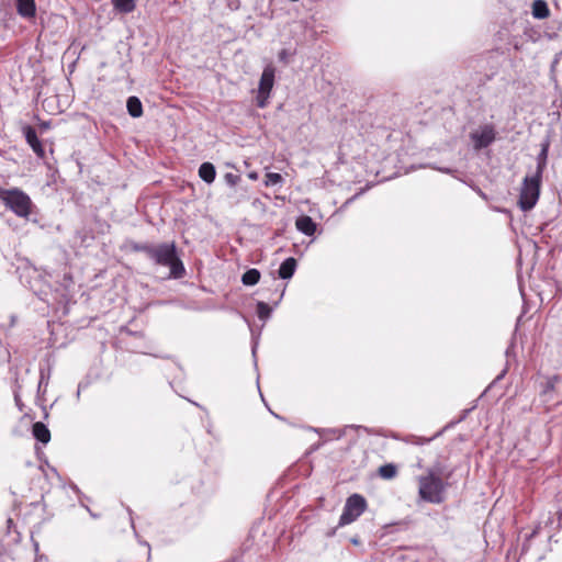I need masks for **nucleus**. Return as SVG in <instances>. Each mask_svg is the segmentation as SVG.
I'll list each match as a JSON object with an SVG mask.
<instances>
[{
	"label": "nucleus",
	"instance_id": "obj_15",
	"mask_svg": "<svg viewBox=\"0 0 562 562\" xmlns=\"http://www.w3.org/2000/svg\"><path fill=\"white\" fill-rule=\"evenodd\" d=\"M550 14L548 4L543 0H535L532 3V15L536 19H546Z\"/></svg>",
	"mask_w": 562,
	"mask_h": 562
},
{
	"label": "nucleus",
	"instance_id": "obj_16",
	"mask_svg": "<svg viewBox=\"0 0 562 562\" xmlns=\"http://www.w3.org/2000/svg\"><path fill=\"white\" fill-rule=\"evenodd\" d=\"M259 280L260 272L257 269H249L241 277V282L245 285H255L259 282Z\"/></svg>",
	"mask_w": 562,
	"mask_h": 562
},
{
	"label": "nucleus",
	"instance_id": "obj_1",
	"mask_svg": "<svg viewBox=\"0 0 562 562\" xmlns=\"http://www.w3.org/2000/svg\"><path fill=\"white\" fill-rule=\"evenodd\" d=\"M150 259L156 265L170 268V273L173 278H181L184 273V267L177 256L176 246L173 243H165L154 247Z\"/></svg>",
	"mask_w": 562,
	"mask_h": 562
},
{
	"label": "nucleus",
	"instance_id": "obj_6",
	"mask_svg": "<svg viewBox=\"0 0 562 562\" xmlns=\"http://www.w3.org/2000/svg\"><path fill=\"white\" fill-rule=\"evenodd\" d=\"M474 148L481 149L491 145L495 139V131L492 125H484L470 135Z\"/></svg>",
	"mask_w": 562,
	"mask_h": 562
},
{
	"label": "nucleus",
	"instance_id": "obj_9",
	"mask_svg": "<svg viewBox=\"0 0 562 562\" xmlns=\"http://www.w3.org/2000/svg\"><path fill=\"white\" fill-rule=\"evenodd\" d=\"M295 225L296 228L306 236H312L316 232L315 222L307 215L300 216L296 220Z\"/></svg>",
	"mask_w": 562,
	"mask_h": 562
},
{
	"label": "nucleus",
	"instance_id": "obj_12",
	"mask_svg": "<svg viewBox=\"0 0 562 562\" xmlns=\"http://www.w3.org/2000/svg\"><path fill=\"white\" fill-rule=\"evenodd\" d=\"M296 260L292 257L285 259L279 268V277L281 279H290L295 271Z\"/></svg>",
	"mask_w": 562,
	"mask_h": 562
},
{
	"label": "nucleus",
	"instance_id": "obj_28",
	"mask_svg": "<svg viewBox=\"0 0 562 562\" xmlns=\"http://www.w3.org/2000/svg\"><path fill=\"white\" fill-rule=\"evenodd\" d=\"M248 178L251 179V180H257L258 179V173L256 171H251L248 173Z\"/></svg>",
	"mask_w": 562,
	"mask_h": 562
},
{
	"label": "nucleus",
	"instance_id": "obj_22",
	"mask_svg": "<svg viewBox=\"0 0 562 562\" xmlns=\"http://www.w3.org/2000/svg\"><path fill=\"white\" fill-rule=\"evenodd\" d=\"M224 180L228 186L234 187L240 181V177L233 172H226L224 175Z\"/></svg>",
	"mask_w": 562,
	"mask_h": 562
},
{
	"label": "nucleus",
	"instance_id": "obj_27",
	"mask_svg": "<svg viewBox=\"0 0 562 562\" xmlns=\"http://www.w3.org/2000/svg\"><path fill=\"white\" fill-rule=\"evenodd\" d=\"M34 562H48V559L44 555L37 554Z\"/></svg>",
	"mask_w": 562,
	"mask_h": 562
},
{
	"label": "nucleus",
	"instance_id": "obj_25",
	"mask_svg": "<svg viewBox=\"0 0 562 562\" xmlns=\"http://www.w3.org/2000/svg\"><path fill=\"white\" fill-rule=\"evenodd\" d=\"M252 206L261 212L266 211V204L260 199H255L252 201Z\"/></svg>",
	"mask_w": 562,
	"mask_h": 562
},
{
	"label": "nucleus",
	"instance_id": "obj_26",
	"mask_svg": "<svg viewBox=\"0 0 562 562\" xmlns=\"http://www.w3.org/2000/svg\"><path fill=\"white\" fill-rule=\"evenodd\" d=\"M258 99V106L259 108H265L266 106V102L268 99H265V98H257Z\"/></svg>",
	"mask_w": 562,
	"mask_h": 562
},
{
	"label": "nucleus",
	"instance_id": "obj_29",
	"mask_svg": "<svg viewBox=\"0 0 562 562\" xmlns=\"http://www.w3.org/2000/svg\"><path fill=\"white\" fill-rule=\"evenodd\" d=\"M351 541H352V543H355V544H357V543H358V540H357V539H352Z\"/></svg>",
	"mask_w": 562,
	"mask_h": 562
},
{
	"label": "nucleus",
	"instance_id": "obj_18",
	"mask_svg": "<svg viewBox=\"0 0 562 562\" xmlns=\"http://www.w3.org/2000/svg\"><path fill=\"white\" fill-rule=\"evenodd\" d=\"M397 473L396 467L394 464H384L379 468V475L385 480H391L395 477Z\"/></svg>",
	"mask_w": 562,
	"mask_h": 562
},
{
	"label": "nucleus",
	"instance_id": "obj_3",
	"mask_svg": "<svg viewBox=\"0 0 562 562\" xmlns=\"http://www.w3.org/2000/svg\"><path fill=\"white\" fill-rule=\"evenodd\" d=\"M418 485V493L422 499L434 504L442 502L445 485L442 480L432 471H429L426 475L419 476Z\"/></svg>",
	"mask_w": 562,
	"mask_h": 562
},
{
	"label": "nucleus",
	"instance_id": "obj_24",
	"mask_svg": "<svg viewBox=\"0 0 562 562\" xmlns=\"http://www.w3.org/2000/svg\"><path fill=\"white\" fill-rule=\"evenodd\" d=\"M278 57H279L280 61H282L284 64H288L289 63L290 53H289L288 49H282V50L279 52Z\"/></svg>",
	"mask_w": 562,
	"mask_h": 562
},
{
	"label": "nucleus",
	"instance_id": "obj_5",
	"mask_svg": "<svg viewBox=\"0 0 562 562\" xmlns=\"http://www.w3.org/2000/svg\"><path fill=\"white\" fill-rule=\"evenodd\" d=\"M368 503L360 494L350 495L345 503L342 514L339 518V526L350 525L356 521L367 509Z\"/></svg>",
	"mask_w": 562,
	"mask_h": 562
},
{
	"label": "nucleus",
	"instance_id": "obj_20",
	"mask_svg": "<svg viewBox=\"0 0 562 562\" xmlns=\"http://www.w3.org/2000/svg\"><path fill=\"white\" fill-rule=\"evenodd\" d=\"M283 181V178L280 173L277 172H268L266 175L265 186L272 187L279 184Z\"/></svg>",
	"mask_w": 562,
	"mask_h": 562
},
{
	"label": "nucleus",
	"instance_id": "obj_17",
	"mask_svg": "<svg viewBox=\"0 0 562 562\" xmlns=\"http://www.w3.org/2000/svg\"><path fill=\"white\" fill-rule=\"evenodd\" d=\"M114 8L123 13H130L135 9V0H113Z\"/></svg>",
	"mask_w": 562,
	"mask_h": 562
},
{
	"label": "nucleus",
	"instance_id": "obj_10",
	"mask_svg": "<svg viewBox=\"0 0 562 562\" xmlns=\"http://www.w3.org/2000/svg\"><path fill=\"white\" fill-rule=\"evenodd\" d=\"M32 434L36 440L46 445L50 440V431L42 422H36L32 426Z\"/></svg>",
	"mask_w": 562,
	"mask_h": 562
},
{
	"label": "nucleus",
	"instance_id": "obj_4",
	"mask_svg": "<svg viewBox=\"0 0 562 562\" xmlns=\"http://www.w3.org/2000/svg\"><path fill=\"white\" fill-rule=\"evenodd\" d=\"M541 176L533 175L525 177L520 190L518 204L522 211H530L539 200Z\"/></svg>",
	"mask_w": 562,
	"mask_h": 562
},
{
	"label": "nucleus",
	"instance_id": "obj_7",
	"mask_svg": "<svg viewBox=\"0 0 562 562\" xmlns=\"http://www.w3.org/2000/svg\"><path fill=\"white\" fill-rule=\"evenodd\" d=\"M276 69L272 65L265 67L259 80V98L268 99L274 85Z\"/></svg>",
	"mask_w": 562,
	"mask_h": 562
},
{
	"label": "nucleus",
	"instance_id": "obj_23",
	"mask_svg": "<svg viewBox=\"0 0 562 562\" xmlns=\"http://www.w3.org/2000/svg\"><path fill=\"white\" fill-rule=\"evenodd\" d=\"M154 247L155 246L144 244V245H136V246H134V249L137 250V251L145 252L150 258L151 254H153L151 251L154 250Z\"/></svg>",
	"mask_w": 562,
	"mask_h": 562
},
{
	"label": "nucleus",
	"instance_id": "obj_2",
	"mask_svg": "<svg viewBox=\"0 0 562 562\" xmlns=\"http://www.w3.org/2000/svg\"><path fill=\"white\" fill-rule=\"evenodd\" d=\"M0 200L20 217H27L31 213L32 201L30 196L20 189L5 190L0 188Z\"/></svg>",
	"mask_w": 562,
	"mask_h": 562
},
{
	"label": "nucleus",
	"instance_id": "obj_14",
	"mask_svg": "<svg viewBox=\"0 0 562 562\" xmlns=\"http://www.w3.org/2000/svg\"><path fill=\"white\" fill-rule=\"evenodd\" d=\"M126 108L132 117H139L143 114V105L137 97H130L126 102Z\"/></svg>",
	"mask_w": 562,
	"mask_h": 562
},
{
	"label": "nucleus",
	"instance_id": "obj_19",
	"mask_svg": "<svg viewBox=\"0 0 562 562\" xmlns=\"http://www.w3.org/2000/svg\"><path fill=\"white\" fill-rule=\"evenodd\" d=\"M547 155H548V144L544 145L541 149V153L538 156V165L536 175H539L542 177V172L544 170L546 164H547Z\"/></svg>",
	"mask_w": 562,
	"mask_h": 562
},
{
	"label": "nucleus",
	"instance_id": "obj_11",
	"mask_svg": "<svg viewBox=\"0 0 562 562\" xmlns=\"http://www.w3.org/2000/svg\"><path fill=\"white\" fill-rule=\"evenodd\" d=\"M16 10L18 13L23 18H33L36 11L35 2L34 0H16Z\"/></svg>",
	"mask_w": 562,
	"mask_h": 562
},
{
	"label": "nucleus",
	"instance_id": "obj_8",
	"mask_svg": "<svg viewBox=\"0 0 562 562\" xmlns=\"http://www.w3.org/2000/svg\"><path fill=\"white\" fill-rule=\"evenodd\" d=\"M25 139L27 144L31 146L33 151L40 157L43 158L45 156L44 147L41 140L37 137L36 131L32 126H25L23 128Z\"/></svg>",
	"mask_w": 562,
	"mask_h": 562
},
{
	"label": "nucleus",
	"instance_id": "obj_21",
	"mask_svg": "<svg viewBox=\"0 0 562 562\" xmlns=\"http://www.w3.org/2000/svg\"><path fill=\"white\" fill-rule=\"evenodd\" d=\"M257 314L260 319H267L271 314V307L265 302H258Z\"/></svg>",
	"mask_w": 562,
	"mask_h": 562
},
{
	"label": "nucleus",
	"instance_id": "obj_13",
	"mask_svg": "<svg viewBox=\"0 0 562 562\" xmlns=\"http://www.w3.org/2000/svg\"><path fill=\"white\" fill-rule=\"evenodd\" d=\"M200 178L206 183H212L215 180V167L211 162H203L199 168Z\"/></svg>",
	"mask_w": 562,
	"mask_h": 562
}]
</instances>
